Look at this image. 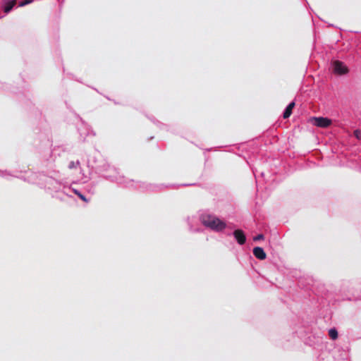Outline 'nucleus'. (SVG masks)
<instances>
[{"instance_id":"1","label":"nucleus","mask_w":361,"mask_h":361,"mask_svg":"<svg viewBox=\"0 0 361 361\" xmlns=\"http://www.w3.org/2000/svg\"><path fill=\"white\" fill-rule=\"evenodd\" d=\"M203 224L216 231H221L226 225V223L217 217L212 216H204L202 219Z\"/></svg>"},{"instance_id":"2","label":"nucleus","mask_w":361,"mask_h":361,"mask_svg":"<svg viewBox=\"0 0 361 361\" xmlns=\"http://www.w3.org/2000/svg\"><path fill=\"white\" fill-rule=\"evenodd\" d=\"M312 121L314 126L319 128H327L332 123L331 119L324 117H313Z\"/></svg>"},{"instance_id":"3","label":"nucleus","mask_w":361,"mask_h":361,"mask_svg":"<svg viewBox=\"0 0 361 361\" xmlns=\"http://www.w3.org/2000/svg\"><path fill=\"white\" fill-rule=\"evenodd\" d=\"M334 72L338 75L345 74L348 72V69L347 66H345L343 63L336 61L333 63Z\"/></svg>"},{"instance_id":"4","label":"nucleus","mask_w":361,"mask_h":361,"mask_svg":"<svg viewBox=\"0 0 361 361\" xmlns=\"http://www.w3.org/2000/svg\"><path fill=\"white\" fill-rule=\"evenodd\" d=\"M233 235L240 245H243L246 241V237L244 232L240 229L235 230Z\"/></svg>"},{"instance_id":"5","label":"nucleus","mask_w":361,"mask_h":361,"mask_svg":"<svg viewBox=\"0 0 361 361\" xmlns=\"http://www.w3.org/2000/svg\"><path fill=\"white\" fill-rule=\"evenodd\" d=\"M253 255L255 257L260 260L265 259L267 257V255L264 250L260 247H255L253 249Z\"/></svg>"},{"instance_id":"6","label":"nucleus","mask_w":361,"mask_h":361,"mask_svg":"<svg viewBox=\"0 0 361 361\" xmlns=\"http://www.w3.org/2000/svg\"><path fill=\"white\" fill-rule=\"evenodd\" d=\"M295 104L294 102H290L288 105L285 111L283 112V118H288L290 116V115L292 114V111H293V108L295 107Z\"/></svg>"},{"instance_id":"7","label":"nucleus","mask_w":361,"mask_h":361,"mask_svg":"<svg viewBox=\"0 0 361 361\" xmlns=\"http://www.w3.org/2000/svg\"><path fill=\"white\" fill-rule=\"evenodd\" d=\"M16 4V0H11L10 1H8V3H6V6H4V12L5 13H8L10 12L12 8L15 6V5Z\"/></svg>"},{"instance_id":"8","label":"nucleus","mask_w":361,"mask_h":361,"mask_svg":"<svg viewBox=\"0 0 361 361\" xmlns=\"http://www.w3.org/2000/svg\"><path fill=\"white\" fill-rule=\"evenodd\" d=\"M329 336L332 340L338 338V331L335 328H332L329 330Z\"/></svg>"},{"instance_id":"9","label":"nucleus","mask_w":361,"mask_h":361,"mask_svg":"<svg viewBox=\"0 0 361 361\" xmlns=\"http://www.w3.org/2000/svg\"><path fill=\"white\" fill-rule=\"evenodd\" d=\"M74 192H75V194H76L80 197V200H82L85 202H87V198L83 195H82L80 192H78L77 190H75Z\"/></svg>"},{"instance_id":"10","label":"nucleus","mask_w":361,"mask_h":361,"mask_svg":"<svg viewBox=\"0 0 361 361\" xmlns=\"http://www.w3.org/2000/svg\"><path fill=\"white\" fill-rule=\"evenodd\" d=\"M355 136L358 139L361 140V130H355L354 131Z\"/></svg>"},{"instance_id":"11","label":"nucleus","mask_w":361,"mask_h":361,"mask_svg":"<svg viewBox=\"0 0 361 361\" xmlns=\"http://www.w3.org/2000/svg\"><path fill=\"white\" fill-rule=\"evenodd\" d=\"M264 238V236L263 234H259V235H256L255 237H254L253 240L255 241H257V240H263Z\"/></svg>"},{"instance_id":"12","label":"nucleus","mask_w":361,"mask_h":361,"mask_svg":"<svg viewBox=\"0 0 361 361\" xmlns=\"http://www.w3.org/2000/svg\"><path fill=\"white\" fill-rule=\"evenodd\" d=\"M32 2V0H24L23 1L20 2L19 6L22 7Z\"/></svg>"},{"instance_id":"13","label":"nucleus","mask_w":361,"mask_h":361,"mask_svg":"<svg viewBox=\"0 0 361 361\" xmlns=\"http://www.w3.org/2000/svg\"><path fill=\"white\" fill-rule=\"evenodd\" d=\"M75 166V163L73 161H71L69 164V168L73 169Z\"/></svg>"}]
</instances>
